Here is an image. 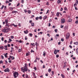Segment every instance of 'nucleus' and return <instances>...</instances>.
<instances>
[{
	"label": "nucleus",
	"instance_id": "nucleus-1",
	"mask_svg": "<svg viewBox=\"0 0 78 78\" xmlns=\"http://www.w3.org/2000/svg\"><path fill=\"white\" fill-rule=\"evenodd\" d=\"M25 66H24L23 67H22L21 68V71L23 73H24L25 72H27V70H28V68L27 67L28 66V65H27V63H26L25 64Z\"/></svg>",
	"mask_w": 78,
	"mask_h": 78
},
{
	"label": "nucleus",
	"instance_id": "nucleus-2",
	"mask_svg": "<svg viewBox=\"0 0 78 78\" xmlns=\"http://www.w3.org/2000/svg\"><path fill=\"white\" fill-rule=\"evenodd\" d=\"M10 30V28H8L7 27H5L4 29L2 30V31L4 33H7L8 31H10L9 30Z\"/></svg>",
	"mask_w": 78,
	"mask_h": 78
},
{
	"label": "nucleus",
	"instance_id": "nucleus-3",
	"mask_svg": "<svg viewBox=\"0 0 78 78\" xmlns=\"http://www.w3.org/2000/svg\"><path fill=\"white\" fill-rule=\"evenodd\" d=\"M18 75H19V73L16 72H15L13 73V76L15 78H16L17 76H18Z\"/></svg>",
	"mask_w": 78,
	"mask_h": 78
},
{
	"label": "nucleus",
	"instance_id": "nucleus-4",
	"mask_svg": "<svg viewBox=\"0 0 78 78\" xmlns=\"http://www.w3.org/2000/svg\"><path fill=\"white\" fill-rule=\"evenodd\" d=\"M31 45H32V46H35V45H36V46H39V44H38L37 43V42H36L35 43H31Z\"/></svg>",
	"mask_w": 78,
	"mask_h": 78
},
{
	"label": "nucleus",
	"instance_id": "nucleus-5",
	"mask_svg": "<svg viewBox=\"0 0 78 78\" xmlns=\"http://www.w3.org/2000/svg\"><path fill=\"white\" fill-rule=\"evenodd\" d=\"M70 36V33H68L66 34V39H68V38H69V37Z\"/></svg>",
	"mask_w": 78,
	"mask_h": 78
},
{
	"label": "nucleus",
	"instance_id": "nucleus-6",
	"mask_svg": "<svg viewBox=\"0 0 78 78\" xmlns=\"http://www.w3.org/2000/svg\"><path fill=\"white\" fill-rule=\"evenodd\" d=\"M66 22V20L64 18L61 19V23H64Z\"/></svg>",
	"mask_w": 78,
	"mask_h": 78
},
{
	"label": "nucleus",
	"instance_id": "nucleus-7",
	"mask_svg": "<svg viewBox=\"0 0 78 78\" xmlns=\"http://www.w3.org/2000/svg\"><path fill=\"white\" fill-rule=\"evenodd\" d=\"M47 19V16H45L43 17V19L44 20H45V19Z\"/></svg>",
	"mask_w": 78,
	"mask_h": 78
},
{
	"label": "nucleus",
	"instance_id": "nucleus-8",
	"mask_svg": "<svg viewBox=\"0 0 78 78\" xmlns=\"http://www.w3.org/2000/svg\"><path fill=\"white\" fill-rule=\"evenodd\" d=\"M5 24H6L8 23V19H6L5 20Z\"/></svg>",
	"mask_w": 78,
	"mask_h": 78
},
{
	"label": "nucleus",
	"instance_id": "nucleus-9",
	"mask_svg": "<svg viewBox=\"0 0 78 78\" xmlns=\"http://www.w3.org/2000/svg\"><path fill=\"white\" fill-rule=\"evenodd\" d=\"M9 2H12V0L6 1L5 2L6 3H9Z\"/></svg>",
	"mask_w": 78,
	"mask_h": 78
},
{
	"label": "nucleus",
	"instance_id": "nucleus-10",
	"mask_svg": "<svg viewBox=\"0 0 78 78\" xmlns=\"http://www.w3.org/2000/svg\"><path fill=\"white\" fill-rule=\"evenodd\" d=\"M64 29L65 30V31H66V30H68V27L67 26H65V27L64 28Z\"/></svg>",
	"mask_w": 78,
	"mask_h": 78
},
{
	"label": "nucleus",
	"instance_id": "nucleus-11",
	"mask_svg": "<svg viewBox=\"0 0 78 78\" xmlns=\"http://www.w3.org/2000/svg\"><path fill=\"white\" fill-rule=\"evenodd\" d=\"M30 55V52H28L27 53H26V56H29Z\"/></svg>",
	"mask_w": 78,
	"mask_h": 78
},
{
	"label": "nucleus",
	"instance_id": "nucleus-12",
	"mask_svg": "<svg viewBox=\"0 0 78 78\" xmlns=\"http://www.w3.org/2000/svg\"><path fill=\"white\" fill-rule=\"evenodd\" d=\"M4 10L5 12H6V10H7V8H6V6H5L4 7Z\"/></svg>",
	"mask_w": 78,
	"mask_h": 78
},
{
	"label": "nucleus",
	"instance_id": "nucleus-13",
	"mask_svg": "<svg viewBox=\"0 0 78 78\" xmlns=\"http://www.w3.org/2000/svg\"><path fill=\"white\" fill-rule=\"evenodd\" d=\"M54 53L55 55H56V54H57V50L56 49L55 50Z\"/></svg>",
	"mask_w": 78,
	"mask_h": 78
},
{
	"label": "nucleus",
	"instance_id": "nucleus-14",
	"mask_svg": "<svg viewBox=\"0 0 78 78\" xmlns=\"http://www.w3.org/2000/svg\"><path fill=\"white\" fill-rule=\"evenodd\" d=\"M4 54V56L5 58H7V57H8L7 56V55H8V53H6L5 54Z\"/></svg>",
	"mask_w": 78,
	"mask_h": 78
},
{
	"label": "nucleus",
	"instance_id": "nucleus-15",
	"mask_svg": "<svg viewBox=\"0 0 78 78\" xmlns=\"http://www.w3.org/2000/svg\"><path fill=\"white\" fill-rule=\"evenodd\" d=\"M46 55V52H45V51H44L43 52V55L44 56H44H45Z\"/></svg>",
	"mask_w": 78,
	"mask_h": 78
},
{
	"label": "nucleus",
	"instance_id": "nucleus-16",
	"mask_svg": "<svg viewBox=\"0 0 78 78\" xmlns=\"http://www.w3.org/2000/svg\"><path fill=\"white\" fill-rule=\"evenodd\" d=\"M61 76L62 78H65V76L63 74H61Z\"/></svg>",
	"mask_w": 78,
	"mask_h": 78
},
{
	"label": "nucleus",
	"instance_id": "nucleus-17",
	"mask_svg": "<svg viewBox=\"0 0 78 78\" xmlns=\"http://www.w3.org/2000/svg\"><path fill=\"white\" fill-rule=\"evenodd\" d=\"M56 16L57 17H59V12H57Z\"/></svg>",
	"mask_w": 78,
	"mask_h": 78
},
{
	"label": "nucleus",
	"instance_id": "nucleus-18",
	"mask_svg": "<svg viewBox=\"0 0 78 78\" xmlns=\"http://www.w3.org/2000/svg\"><path fill=\"white\" fill-rule=\"evenodd\" d=\"M72 21V20L71 19H69L68 20V22H71Z\"/></svg>",
	"mask_w": 78,
	"mask_h": 78
},
{
	"label": "nucleus",
	"instance_id": "nucleus-19",
	"mask_svg": "<svg viewBox=\"0 0 78 78\" xmlns=\"http://www.w3.org/2000/svg\"><path fill=\"white\" fill-rule=\"evenodd\" d=\"M28 31L27 30H26V31H24V33H25V34H27V33H28Z\"/></svg>",
	"mask_w": 78,
	"mask_h": 78
},
{
	"label": "nucleus",
	"instance_id": "nucleus-20",
	"mask_svg": "<svg viewBox=\"0 0 78 78\" xmlns=\"http://www.w3.org/2000/svg\"><path fill=\"white\" fill-rule=\"evenodd\" d=\"M10 58H12V60H13V59H14V57L13 56H10Z\"/></svg>",
	"mask_w": 78,
	"mask_h": 78
},
{
	"label": "nucleus",
	"instance_id": "nucleus-21",
	"mask_svg": "<svg viewBox=\"0 0 78 78\" xmlns=\"http://www.w3.org/2000/svg\"><path fill=\"white\" fill-rule=\"evenodd\" d=\"M74 44H75V45H78V42H74Z\"/></svg>",
	"mask_w": 78,
	"mask_h": 78
},
{
	"label": "nucleus",
	"instance_id": "nucleus-22",
	"mask_svg": "<svg viewBox=\"0 0 78 78\" xmlns=\"http://www.w3.org/2000/svg\"><path fill=\"white\" fill-rule=\"evenodd\" d=\"M9 9L10 10H11V11H12V10L13 9V8H12V7H10L9 8Z\"/></svg>",
	"mask_w": 78,
	"mask_h": 78
},
{
	"label": "nucleus",
	"instance_id": "nucleus-23",
	"mask_svg": "<svg viewBox=\"0 0 78 78\" xmlns=\"http://www.w3.org/2000/svg\"><path fill=\"white\" fill-rule=\"evenodd\" d=\"M17 11H13L12 12V13L13 14H14V13H17Z\"/></svg>",
	"mask_w": 78,
	"mask_h": 78
},
{
	"label": "nucleus",
	"instance_id": "nucleus-24",
	"mask_svg": "<svg viewBox=\"0 0 78 78\" xmlns=\"http://www.w3.org/2000/svg\"><path fill=\"white\" fill-rule=\"evenodd\" d=\"M28 75H27V74H26L25 76L26 78H29V77H28Z\"/></svg>",
	"mask_w": 78,
	"mask_h": 78
},
{
	"label": "nucleus",
	"instance_id": "nucleus-25",
	"mask_svg": "<svg viewBox=\"0 0 78 78\" xmlns=\"http://www.w3.org/2000/svg\"><path fill=\"white\" fill-rule=\"evenodd\" d=\"M31 25L32 27H34V23H31Z\"/></svg>",
	"mask_w": 78,
	"mask_h": 78
},
{
	"label": "nucleus",
	"instance_id": "nucleus-26",
	"mask_svg": "<svg viewBox=\"0 0 78 78\" xmlns=\"http://www.w3.org/2000/svg\"><path fill=\"white\" fill-rule=\"evenodd\" d=\"M5 27H9V25H8V24H6Z\"/></svg>",
	"mask_w": 78,
	"mask_h": 78
},
{
	"label": "nucleus",
	"instance_id": "nucleus-27",
	"mask_svg": "<svg viewBox=\"0 0 78 78\" xmlns=\"http://www.w3.org/2000/svg\"><path fill=\"white\" fill-rule=\"evenodd\" d=\"M61 1L60 0H58L57 1V3H58V4H59V3H61Z\"/></svg>",
	"mask_w": 78,
	"mask_h": 78
},
{
	"label": "nucleus",
	"instance_id": "nucleus-28",
	"mask_svg": "<svg viewBox=\"0 0 78 78\" xmlns=\"http://www.w3.org/2000/svg\"><path fill=\"white\" fill-rule=\"evenodd\" d=\"M76 54L78 55V48L76 49Z\"/></svg>",
	"mask_w": 78,
	"mask_h": 78
},
{
	"label": "nucleus",
	"instance_id": "nucleus-29",
	"mask_svg": "<svg viewBox=\"0 0 78 78\" xmlns=\"http://www.w3.org/2000/svg\"><path fill=\"white\" fill-rule=\"evenodd\" d=\"M64 9L65 10V11H67V7H65Z\"/></svg>",
	"mask_w": 78,
	"mask_h": 78
},
{
	"label": "nucleus",
	"instance_id": "nucleus-30",
	"mask_svg": "<svg viewBox=\"0 0 78 78\" xmlns=\"http://www.w3.org/2000/svg\"><path fill=\"white\" fill-rule=\"evenodd\" d=\"M4 6H4V5H2V7L1 8V9H2L4 8Z\"/></svg>",
	"mask_w": 78,
	"mask_h": 78
},
{
	"label": "nucleus",
	"instance_id": "nucleus-31",
	"mask_svg": "<svg viewBox=\"0 0 78 78\" xmlns=\"http://www.w3.org/2000/svg\"><path fill=\"white\" fill-rule=\"evenodd\" d=\"M24 11L25 12V13H27V10L26 9L24 10Z\"/></svg>",
	"mask_w": 78,
	"mask_h": 78
},
{
	"label": "nucleus",
	"instance_id": "nucleus-32",
	"mask_svg": "<svg viewBox=\"0 0 78 78\" xmlns=\"http://www.w3.org/2000/svg\"><path fill=\"white\" fill-rule=\"evenodd\" d=\"M22 51V49H20L18 50V52H21Z\"/></svg>",
	"mask_w": 78,
	"mask_h": 78
},
{
	"label": "nucleus",
	"instance_id": "nucleus-33",
	"mask_svg": "<svg viewBox=\"0 0 78 78\" xmlns=\"http://www.w3.org/2000/svg\"><path fill=\"white\" fill-rule=\"evenodd\" d=\"M3 61H2V60L0 61V64H3Z\"/></svg>",
	"mask_w": 78,
	"mask_h": 78
},
{
	"label": "nucleus",
	"instance_id": "nucleus-34",
	"mask_svg": "<svg viewBox=\"0 0 78 78\" xmlns=\"http://www.w3.org/2000/svg\"><path fill=\"white\" fill-rule=\"evenodd\" d=\"M51 69L50 68L48 70V72H51Z\"/></svg>",
	"mask_w": 78,
	"mask_h": 78
},
{
	"label": "nucleus",
	"instance_id": "nucleus-35",
	"mask_svg": "<svg viewBox=\"0 0 78 78\" xmlns=\"http://www.w3.org/2000/svg\"><path fill=\"white\" fill-rule=\"evenodd\" d=\"M28 12L29 14H30V13H31V11H30V10H28Z\"/></svg>",
	"mask_w": 78,
	"mask_h": 78
},
{
	"label": "nucleus",
	"instance_id": "nucleus-36",
	"mask_svg": "<svg viewBox=\"0 0 78 78\" xmlns=\"http://www.w3.org/2000/svg\"><path fill=\"white\" fill-rule=\"evenodd\" d=\"M60 28H64V26L62 25H61Z\"/></svg>",
	"mask_w": 78,
	"mask_h": 78
},
{
	"label": "nucleus",
	"instance_id": "nucleus-37",
	"mask_svg": "<svg viewBox=\"0 0 78 78\" xmlns=\"http://www.w3.org/2000/svg\"><path fill=\"white\" fill-rule=\"evenodd\" d=\"M29 36H31V37H32V36H33V34L31 33H30L29 34Z\"/></svg>",
	"mask_w": 78,
	"mask_h": 78
},
{
	"label": "nucleus",
	"instance_id": "nucleus-38",
	"mask_svg": "<svg viewBox=\"0 0 78 78\" xmlns=\"http://www.w3.org/2000/svg\"><path fill=\"white\" fill-rule=\"evenodd\" d=\"M54 31H55V33H57V31H58V29H55L54 30Z\"/></svg>",
	"mask_w": 78,
	"mask_h": 78
},
{
	"label": "nucleus",
	"instance_id": "nucleus-39",
	"mask_svg": "<svg viewBox=\"0 0 78 78\" xmlns=\"http://www.w3.org/2000/svg\"><path fill=\"white\" fill-rule=\"evenodd\" d=\"M1 50H3L4 49V46H1Z\"/></svg>",
	"mask_w": 78,
	"mask_h": 78
},
{
	"label": "nucleus",
	"instance_id": "nucleus-40",
	"mask_svg": "<svg viewBox=\"0 0 78 78\" xmlns=\"http://www.w3.org/2000/svg\"><path fill=\"white\" fill-rule=\"evenodd\" d=\"M39 19H42V17L41 16H40L39 17Z\"/></svg>",
	"mask_w": 78,
	"mask_h": 78
},
{
	"label": "nucleus",
	"instance_id": "nucleus-41",
	"mask_svg": "<svg viewBox=\"0 0 78 78\" xmlns=\"http://www.w3.org/2000/svg\"><path fill=\"white\" fill-rule=\"evenodd\" d=\"M9 42H11V41H12V40H11V38H9Z\"/></svg>",
	"mask_w": 78,
	"mask_h": 78
},
{
	"label": "nucleus",
	"instance_id": "nucleus-42",
	"mask_svg": "<svg viewBox=\"0 0 78 78\" xmlns=\"http://www.w3.org/2000/svg\"><path fill=\"white\" fill-rule=\"evenodd\" d=\"M7 70V71L8 72H9V69L8 68H7V69H6Z\"/></svg>",
	"mask_w": 78,
	"mask_h": 78
},
{
	"label": "nucleus",
	"instance_id": "nucleus-43",
	"mask_svg": "<svg viewBox=\"0 0 78 78\" xmlns=\"http://www.w3.org/2000/svg\"><path fill=\"white\" fill-rule=\"evenodd\" d=\"M36 59L37 60H39V58H38V57H36Z\"/></svg>",
	"mask_w": 78,
	"mask_h": 78
},
{
	"label": "nucleus",
	"instance_id": "nucleus-44",
	"mask_svg": "<svg viewBox=\"0 0 78 78\" xmlns=\"http://www.w3.org/2000/svg\"><path fill=\"white\" fill-rule=\"evenodd\" d=\"M3 39H4V38L3 37H2L1 38V40L2 41H3Z\"/></svg>",
	"mask_w": 78,
	"mask_h": 78
},
{
	"label": "nucleus",
	"instance_id": "nucleus-45",
	"mask_svg": "<svg viewBox=\"0 0 78 78\" xmlns=\"http://www.w3.org/2000/svg\"><path fill=\"white\" fill-rule=\"evenodd\" d=\"M76 6H77V5L76 4H74V7H76Z\"/></svg>",
	"mask_w": 78,
	"mask_h": 78
},
{
	"label": "nucleus",
	"instance_id": "nucleus-46",
	"mask_svg": "<svg viewBox=\"0 0 78 78\" xmlns=\"http://www.w3.org/2000/svg\"><path fill=\"white\" fill-rule=\"evenodd\" d=\"M11 39H14V36H11Z\"/></svg>",
	"mask_w": 78,
	"mask_h": 78
},
{
	"label": "nucleus",
	"instance_id": "nucleus-47",
	"mask_svg": "<svg viewBox=\"0 0 78 78\" xmlns=\"http://www.w3.org/2000/svg\"><path fill=\"white\" fill-rule=\"evenodd\" d=\"M31 53H33H33H34V51L33 50H31Z\"/></svg>",
	"mask_w": 78,
	"mask_h": 78
},
{
	"label": "nucleus",
	"instance_id": "nucleus-48",
	"mask_svg": "<svg viewBox=\"0 0 78 78\" xmlns=\"http://www.w3.org/2000/svg\"><path fill=\"white\" fill-rule=\"evenodd\" d=\"M51 24H50V23H48V26L49 27H50V26H51Z\"/></svg>",
	"mask_w": 78,
	"mask_h": 78
},
{
	"label": "nucleus",
	"instance_id": "nucleus-49",
	"mask_svg": "<svg viewBox=\"0 0 78 78\" xmlns=\"http://www.w3.org/2000/svg\"><path fill=\"white\" fill-rule=\"evenodd\" d=\"M42 34V32L38 33V34Z\"/></svg>",
	"mask_w": 78,
	"mask_h": 78
},
{
	"label": "nucleus",
	"instance_id": "nucleus-50",
	"mask_svg": "<svg viewBox=\"0 0 78 78\" xmlns=\"http://www.w3.org/2000/svg\"><path fill=\"white\" fill-rule=\"evenodd\" d=\"M34 70H37V68H36V67H35L34 68Z\"/></svg>",
	"mask_w": 78,
	"mask_h": 78
},
{
	"label": "nucleus",
	"instance_id": "nucleus-51",
	"mask_svg": "<svg viewBox=\"0 0 78 78\" xmlns=\"http://www.w3.org/2000/svg\"><path fill=\"white\" fill-rule=\"evenodd\" d=\"M78 23V20H77V21H76L75 23H76V24H77V23Z\"/></svg>",
	"mask_w": 78,
	"mask_h": 78
},
{
	"label": "nucleus",
	"instance_id": "nucleus-52",
	"mask_svg": "<svg viewBox=\"0 0 78 78\" xmlns=\"http://www.w3.org/2000/svg\"><path fill=\"white\" fill-rule=\"evenodd\" d=\"M56 58H58L59 55H56Z\"/></svg>",
	"mask_w": 78,
	"mask_h": 78
},
{
	"label": "nucleus",
	"instance_id": "nucleus-53",
	"mask_svg": "<svg viewBox=\"0 0 78 78\" xmlns=\"http://www.w3.org/2000/svg\"><path fill=\"white\" fill-rule=\"evenodd\" d=\"M1 58H2V59H4V57L2 55H1Z\"/></svg>",
	"mask_w": 78,
	"mask_h": 78
},
{
	"label": "nucleus",
	"instance_id": "nucleus-54",
	"mask_svg": "<svg viewBox=\"0 0 78 78\" xmlns=\"http://www.w3.org/2000/svg\"><path fill=\"white\" fill-rule=\"evenodd\" d=\"M36 20H38V19H39V17H37L36 18Z\"/></svg>",
	"mask_w": 78,
	"mask_h": 78
},
{
	"label": "nucleus",
	"instance_id": "nucleus-55",
	"mask_svg": "<svg viewBox=\"0 0 78 78\" xmlns=\"http://www.w3.org/2000/svg\"><path fill=\"white\" fill-rule=\"evenodd\" d=\"M51 73H52V75H54V71H52Z\"/></svg>",
	"mask_w": 78,
	"mask_h": 78
},
{
	"label": "nucleus",
	"instance_id": "nucleus-56",
	"mask_svg": "<svg viewBox=\"0 0 78 78\" xmlns=\"http://www.w3.org/2000/svg\"><path fill=\"white\" fill-rule=\"evenodd\" d=\"M33 75L34 76H35V73H34V72L33 73Z\"/></svg>",
	"mask_w": 78,
	"mask_h": 78
},
{
	"label": "nucleus",
	"instance_id": "nucleus-57",
	"mask_svg": "<svg viewBox=\"0 0 78 78\" xmlns=\"http://www.w3.org/2000/svg\"><path fill=\"white\" fill-rule=\"evenodd\" d=\"M61 41H62V42H63V41H64V39L61 38Z\"/></svg>",
	"mask_w": 78,
	"mask_h": 78
},
{
	"label": "nucleus",
	"instance_id": "nucleus-58",
	"mask_svg": "<svg viewBox=\"0 0 78 78\" xmlns=\"http://www.w3.org/2000/svg\"><path fill=\"white\" fill-rule=\"evenodd\" d=\"M19 42L20 43H21V42H23V41L20 40Z\"/></svg>",
	"mask_w": 78,
	"mask_h": 78
},
{
	"label": "nucleus",
	"instance_id": "nucleus-59",
	"mask_svg": "<svg viewBox=\"0 0 78 78\" xmlns=\"http://www.w3.org/2000/svg\"><path fill=\"white\" fill-rule=\"evenodd\" d=\"M7 46H8V47H9L10 46V44H8Z\"/></svg>",
	"mask_w": 78,
	"mask_h": 78
},
{
	"label": "nucleus",
	"instance_id": "nucleus-60",
	"mask_svg": "<svg viewBox=\"0 0 78 78\" xmlns=\"http://www.w3.org/2000/svg\"><path fill=\"white\" fill-rule=\"evenodd\" d=\"M20 5V3H18V4L17 5V6H19V5Z\"/></svg>",
	"mask_w": 78,
	"mask_h": 78
},
{
	"label": "nucleus",
	"instance_id": "nucleus-61",
	"mask_svg": "<svg viewBox=\"0 0 78 78\" xmlns=\"http://www.w3.org/2000/svg\"><path fill=\"white\" fill-rule=\"evenodd\" d=\"M9 62L10 63H11V60H9Z\"/></svg>",
	"mask_w": 78,
	"mask_h": 78
},
{
	"label": "nucleus",
	"instance_id": "nucleus-62",
	"mask_svg": "<svg viewBox=\"0 0 78 78\" xmlns=\"http://www.w3.org/2000/svg\"><path fill=\"white\" fill-rule=\"evenodd\" d=\"M4 42L5 43H7V41L6 40H5L4 41Z\"/></svg>",
	"mask_w": 78,
	"mask_h": 78
},
{
	"label": "nucleus",
	"instance_id": "nucleus-63",
	"mask_svg": "<svg viewBox=\"0 0 78 78\" xmlns=\"http://www.w3.org/2000/svg\"><path fill=\"white\" fill-rule=\"evenodd\" d=\"M78 1H77L76 2L75 4H76V5H78Z\"/></svg>",
	"mask_w": 78,
	"mask_h": 78
},
{
	"label": "nucleus",
	"instance_id": "nucleus-64",
	"mask_svg": "<svg viewBox=\"0 0 78 78\" xmlns=\"http://www.w3.org/2000/svg\"><path fill=\"white\" fill-rule=\"evenodd\" d=\"M55 28V26H52V28Z\"/></svg>",
	"mask_w": 78,
	"mask_h": 78
}]
</instances>
